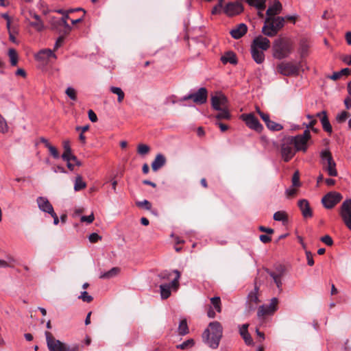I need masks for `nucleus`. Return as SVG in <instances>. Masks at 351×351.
Masks as SVG:
<instances>
[{"instance_id":"obj_26","label":"nucleus","mask_w":351,"mask_h":351,"mask_svg":"<svg viewBox=\"0 0 351 351\" xmlns=\"http://www.w3.org/2000/svg\"><path fill=\"white\" fill-rule=\"evenodd\" d=\"M252 57L257 64H262L265 60V53L263 50L251 47L250 49Z\"/></svg>"},{"instance_id":"obj_35","label":"nucleus","mask_w":351,"mask_h":351,"mask_svg":"<svg viewBox=\"0 0 351 351\" xmlns=\"http://www.w3.org/2000/svg\"><path fill=\"white\" fill-rule=\"evenodd\" d=\"M247 3L257 8L258 10H264L266 5L265 3L267 0H246Z\"/></svg>"},{"instance_id":"obj_16","label":"nucleus","mask_w":351,"mask_h":351,"mask_svg":"<svg viewBox=\"0 0 351 351\" xmlns=\"http://www.w3.org/2000/svg\"><path fill=\"white\" fill-rule=\"evenodd\" d=\"M267 274L273 279L274 282L276 284L277 288L280 291L282 290V276L283 270L282 269H277L276 271H271L268 269H266Z\"/></svg>"},{"instance_id":"obj_33","label":"nucleus","mask_w":351,"mask_h":351,"mask_svg":"<svg viewBox=\"0 0 351 351\" xmlns=\"http://www.w3.org/2000/svg\"><path fill=\"white\" fill-rule=\"evenodd\" d=\"M63 148L64 153L62 155V158L63 160H69V157H71L73 154L71 152V148L70 146L69 141H63Z\"/></svg>"},{"instance_id":"obj_55","label":"nucleus","mask_w":351,"mask_h":351,"mask_svg":"<svg viewBox=\"0 0 351 351\" xmlns=\"http://www.w3.org/2000/svg\"><path fill=\"white\" fill-rule=\"evenodd\" d=\"M88 239L90 243H96L101 239V237L94 232L89 235Z\"/></svg>"},{"instance_id":"obj_2","label":"nucleus","mask_w":351,"mask_h":351,"mask_svg":"<svg viewBox=\"0 0 351 351\" xmlns=\"http://www.w3.org/2000/svg\"><path fill=\"white\" fill-rule=\"evenodd\" d=\"M293 42L287 38H279L273 44L274 57L281 60L287 58L293 51Z\"/></svg>"},{"instance_id":"obj_36","label":"nucleus","mask_w":351,"mask_h":351,"mask_svg":"<svg viewBox=\"0 0 351 351\" xmlns=\"http://www.w3.org/2000/svg\"><path fill=\"white\" fill-rule=\"evenodd\" d=\"M323 169L327 171L328 176H330L335 177L337 176V170L336 169V163L335 160L330 164L324 166Z\"/></svg>"},{"instance_id":"obj_22","label":"nucleus","mask_w":351,"mask_h":351,"mask_svg":"<svg viewBox=\"0 0 351 351\" xmlns=\"http://www.w3.org/2000/svg\"><path fill=\"white\" fill-rule=\"evenodd\" d=\"M298 206L305 218L311 217L313 215L312 210L310 208L308 202L306 199H301L298 202Z\"/></svg>"},{"instance_id":"obj_46","label":"nucleus","mask_w":351,"mask_h":351,"mask_svg":"<svg viewBox=\"0 0 351 351\" xmlns=\"http://www.w3.org/2000/svg\"><path fill=\"white\" fill-rule=\"evenodd\" d=\"M149 147L145 144H139L138 145V153L141 155H145L149 152Z\"/></svg>"},{"instance_id":"obj_62","label":"nucleus","mask_w":351,"mask_h":351,"mask_svg":"<svg viewBox=\"0 0 351 351\" xmlns=\"http://www.w3.org/2000/svg\"><path fill=\"white\" fill-rule=\"evenodd\" d=\"M260 240L264 243H269V241H271V237L266 235V234H261L260 235Z\"/></svg>"},{"instance_id":"obj_47","label":"nucleus","mask_w":351,"mask_h":351,"mask_svg":"<svg viewBox=\"0 0 351 351\" xmlns=\"http://www.w3.org/2000/svg\"><path fill=\"white\" fill-rule=\"evenodd\" d=\"M67 96L72 100H76L77 96H76V91L72 87H68L65 91Z\"/></svg>"},{"instance_id":"obj_21","label":"nucleus","mask_w":351,"mask_h":351,"mask_svg":"<svg viewBox=\"0 0 351 351\" xmlns=\"http://www.w3.org/2000/svg\"><path fill=\"white\" fill-rule=\"evenodd\" d=\"M248 324H244L239 328V333L242 338L243 339L245 343L247 346H250L253 344V339L250 335V334L248 332Z\"/></svg>"},{"instance_id":"obj_1","label":"nucleus","mask_w":351,"mask_h":351,"mask_svg":"<svg viewBox=\"0 0 351 351\" xmlns=\"http://www.w3.org/2000/svg\"><path fill=\"white\" fill-rule=\"evenodd\" d=\"M222 333L221 324L219 322L215 321L209 324L208 328L204 330L202 337L210 348L215 349L219 346Z\"/></svg>"},{"instance_id":"obj_61","label":"nucleus","mask_w":351,"mask_h":351,"mask_svg":"<svg viewBox=\"0 0 351 351\" xmlns=\"http://www.w3.org/2000/svg\"><path fill=\"white\" fill-rule=\"evenodd\" d=\"M215 124L219 126L221 132H226L228 129V126L226 124H224L221 122L217 121Z\"/></svg>"},{"instance_id":"obj_12","label":"nucleus","mask_w":351,"mask_h":351,"mask_svg":"<svg viewBox=\"0 0 351 351\" xmlns=\"http://www.w3.org/2000/svg\"><path fill=\"white\" fill-rule=\"evenodd\" d=\"M342 199V196L337 192H330L322 197V202L328 209L332 208Z\"/></svg>"},{"instance_id":"obj_39","label":"nucleus","mask_w":351,"mask_h":351,"mask_svg":"<svg viewBox=\"0 0 351 351\" xmlns=\"http://www.w3.org/2000/svg\"><path fill=\"white\" fill-rule=\"evenodd\" d=\"M211 304L217 312H221V302L219 297H213L210 298Z\"/></svg>"},{"instance_id":"obj_56","label":"nucleus","mask_w":351,"mask_h":351,"mask_svg":"<svg viewBox=\"0 0 351 351\" xmlns=\"http://www.w3.org/2000/svg\"><path fill=\"white\" fill-rule=\"evenodd\" d=\"M306 256L307 259V263L310 266H313L314 265V261L313 258V254L311 252L306 250Z\"/></svg>"},{"instance_id":"obj_38","label":"nucleus","mask_w":351,"mask_h":351,"mask_svg":"<svg viewBox=\"0 0 351 351\" xmlns=\"http://www.w3.org/2000/svg\"><path fill=\"white\" fill-rule=\"evenodd\" d=\"M178 333L180 335H185L189 333V328L186 320L185 319H182L180 322L178 326Z\"/></svg>"},{"instance_id":"obj_20","label":"nucleus","mask_w":351,"mask_h":351,"mask_svg":"<svg viewBox=\"0 0 351 351\" xmlns=\"http://www.w3.org/2000/svg\"><path fill=\"white\" fill-rule=\"evenodd\" d=\"M282 8L281 3L278 0H275L273 5L267 10V17H277L276 15L281 12Z\"/></svg>"},{"instance_id":"obj_37","label":"nucleus","mask_w":351,"mask_h":351,"mask_svg":"<svg viewBox=\"0 0 351 351\" xmlns=\"http://www.w3.org/2000/svg\"><path fill=\"white\" fill-rule=\"evenodd\" d=\"M110 91L117 95V101L119 103H121L124 99L125 94L122 89L119 87L111 86L110 88Z\"/></svg>"},{"instance_id":"obj_43","label":"nucleus","mask_w":351,"mask_h":351,"mask_svg":"<svg viewBox=\"0 0 351 351\" xmlns=\"http://www.w3.org/2000/svg\"><path fill=\"white\" fill-rule=\"evenodd\" d=\"M136 204L138 207L145 208V210H151L152 208V204L146 199L141 202H136Z\"/></svg>"},{"instance_id":"obj_29","label":"nucleus","mask_w":351,"mask_h":351,"mask_svg":"<svg viewBox=\"0 0 351 351\" xmlns=\"http://www.w3.org/2000/svg\"><path fill=\"white\" fill-rule=\"evenodd\" d=\"M120 272V268L115 267L112 268L108 271L101 272L99 278L101 279H110L117 276Z\"/></svg>"},{"instance_id":"obj_5","label":"nucleus","mask_w":351,"mask_h":351,"mask_svg":"<svg viewBox=\"0 0 351 351\" xmlns=\"http://www.w3.org/2000/svg\"><path fill=\"white\" fill-rule=\"evenodd\" d=\"M173 274H176V277L169 284H162L160 285V295L162 299H167L171 295V288H175L176 289L179 286V279L180 278V273L178 270H173Z\"/></svg>"},{"instance_id":"obj_23","label":"nucleus","mask_w":351,"mask_h":351,"mask_svg":"<svg viewBox=\"0 0 351 351\" xmlns=\"http://www.w3.org/2000/svg\"><path fill=\"white\" fill-rule=\"evenodd\" d=\"M29 15L32 17L34 21L29 22V25L33 27L36 30L40 32L44 28V25L43 21L40 19V17L37 14L29 12Z\"/></svg>"},{"instance_id":"obj_30","label":"nucleus","mask_w":351,"mask_h":351,"mask_svg":"<svg viewBox=\"0 0 351 351\" xmlns=\"http://www.w3.org/2000/svg\"><path fill=\"white\" fill-rule=\"evenodd\" d=\"M221 60L223 64L230 63L235 64L237 63L236 55L232 51H228L221 56Z\"/></svg>"},{"instance_id":"obj_6","label":"nucleus","mask_w":351,"mask_h":351,"mask_svg":"<svg viewBox=\"0 0 351 351\" xmlns=\"http://www.w3.org/2000/svg\"><path fill=\"white\" fill-rule=\"evenodd\" d=\"M208 98V90L206 88L202 87L197 92L184 96L180 101L192 99L196 104H204Z\"/></svg>"},{"instance_id":"obj_14","label":"nucleus","mask_w":351,"mask_h":351,"mask_svg":"<svg viewBox=\"0 0 351 351\" xmlns=\"http://www.w3.org/2000/svg\"><path fill=\"white\" fill-rule=\"evenodd\" d=\"M278 71L283 75L289 76L296 74L298 67L290 62H281L277 66Z\"/></svg>"},{"instance_id":"obj_42","label":"nucleus","mask_w":351,"mask_h":351,"mask_svg":"<svg viewBox=\"0 0 351 351\" xmlns=\"http://www.w3.org/2000/svg\"><path fill=\"white\" fill-rule=\"evenodd\" d=\"M274 219L278 221H285L287 220V216L284 211H278L274 214Z\"/></svg>"},{"instance_id":"obj_40","label":"nucleus","mask_w":351,"mask_h":351,"mask_svg":"<svg viewBox=\"0 0 351 351\" xmlns=\"http://www.w3.org/2000/svg\"><path fill=\"white\" fill-rule=\"evenodd\" d=\"M8 56L10 60L12 66H16L18 63V55L15 49H10L8 51Z\"/></svg>"},{"instance_id":"obj_41","label":"nucleus","mask_w":351,"mask_h":351,"mask_svg":"<svg viewBox=\"0 0 351 351\" xmlns=\"http://www.w3.org/2000/svg\"><path fill=\"white\" fill-rule=\"evenodd\" d=\"M268 129L272 131H280L282 130L283 127L280 123H276L269 120L267 123H265Z\"/></svg>"},{"instance_id":"obj_54","label":"nucleus","mask_w":351,"mask_h":351,"mask_svg":"<svg viewBox=\"0 0 351 351\" xmlns=\"http://www.w3.org/2000/svg\"><path fill=\"white\" fill-rule=\"evenodd\" d=\"M321 241L324 243L328 246H331L333 244V241L329 235H325L320 239Z\"/></svg>"},{"instance_id":"obj_52","label":"nucleus","mask_w":351,"mask_h":351,"mask_svg":"<svg viewBox=\"0 0 351 351\" xmlns=\"http://www.w3.org/2000/svg\"><path fill=\"white\" fill-rule=\"evenodd\" d=\"M172 273H173V271H169L165 270V271L160 272L158 274V277L162 280H169L170 276H171Z\"/></svg>"},{"instance_id":"obj_49","label":"nucleus","mask_w":351,"mask_h":351,"mask_svg":"<svg viewBox=\"0 0 351 351\" xmlns=\"http://www.w3.org/2000/svg\"><path fill=\"white\" fill-rule=\"evenodd\" d=\"M194 344L193 339H191L187 341H184L182 343L178 345L177 348L180 349H186L189 347H191Z\"/></svg>"},{"instance_id":"obj_19","label":"nucleus","mask_w":351,"mask_h":351,"mask_svg":"<svg viewBox=\"0 0 351 351\" xmlns=\"http://www.w3.org/2000/svg\"><path fill=\"white\" fill-rule=\"evenodd\" d=\"M247 25L244 23H240L235 28L232 29L230 34L234 39H239L247 33Z\"/></svg>"},{"instance_id":"obj_53","label":"nucleus","mask_w":351,"mask_h":351,"mask_svg":"<svg viewBox=\"0 0 351 351\" xmlns=\"http://www.w3.org/2000/svg\"><path fill=\"white\" fill-rule=\"evenodd\" d=\"M51 155L54 158H59L60 157V154H59V152L57 150V149L53 146V145H50L49 147H47Z\"/></svg>"},{"instance_id":"obj_45","label":"nucleus","mask_w":351,"mask_h":351,"mask_svg":"<svg viewBox=\"0 0 351 351\" xmlns=\"http://www.w3.org/2000/svg\"><path fill=\"white\" fill-rule=\"evenodd\" d=\"M78 298L86 302H90L93 300V298L88 295V292L86 291H82L80 295L78 296Z\"/></svg>"},{"instance_id":"obj_63","label":"nucleus","mask_w":351,"mask_h":351,"mask_svg":"<svg viewBox=\"0 0 351 351\" xmlns=\"http://www.w3.org/2000/svg\"><path fill=\"white\" fill-rule=\"evenodd\" d=\"M259 230L261 232H266L267 234H272L274 232V230L272 228H266V227H264V226H260L259 227Z\"/></svg>"},{"instance_id":"obj_4","label":"nucleus","mask_w":351,"mask_h":351,"mask_svg":"<svg viewBox=\"0 0 351 351\" xmlns=\"http://www.w3.org/2000/svg\"><path fill=\"white\" fill-rule=\"evenodd\" d=\"M311 135L309 130H305L302 134L295 136H289L293 147L297 152H306L308 149V142L311 139Z\"/></svg>"},{"instance_id":"obj_18","label":"nucleus","mask_w":351,"mask_h":351,"mask_svg":"<svg viewBox=\"0 0 351 351\" xmlns=\"http://www.w3.org/2000/svg\"><path fill=\"white\" fill-rule=\"evenodd\" d=\"M38 206L40 210L49 214L53 213V207L45 197H38L36 199Z\"/></svg>"},{"instance_id":"obj_27","label":"nucleus","mask_w":351,"mask_h":351,"mask_svg":"<svg viewBox=\"0 0 351 351\" xmlns=\"http://www.w3.org/2000/svg\"><path fill=\"white\" fill-rule=\"evenodd\" d=\"M165 157L161 154H157L155 159L152 163V170L154 171H158L159 169H160L162 166L165 165Z\"/></svg>"},{"instance_id":"obj_10","label":"nucleus","mask_w":351,"mask_h":351,"mask_svg":"<svg viewBox=\"0 0 351 351\" xmlns=\"http://www.w3.org/2000/svg\"><path fill=\"white\" fill-rule=\"evenodd\" d=\"M212 108L215 110H219L228 107V100L226 96L221 92H216L210 98Z\"/></svg>"},{"instance_id":"obj_58","label":"nucleus","mask_w":351,"mask_h":351,"mask_svg":"<svg viewBox=\"0 0 351 351\" xmlns=\"http://www.w3.org/2000/svg\"><path fill=\"white\" fill-rule=\"evenodd\" d=\"M88 118L90 120V121L95 123L97 121V117L96 114L92 110H89L88 112Z\"/></svg>"},{"instance_id":"obj_59","label":"nucleus","mask_w":351,"mask_h":351,"mask_svg":"<svg viewBox=\"0 0 351 351\" xmlns=\"http://www.w3.org/2000/svg\"><path fill=\"white\" fill-rule=\"evenodd\" d=\"M221 2H220V3H219L218 5H215L213 9H212V11H211V13L212 14H217L220 12L221 10Z\"/></svg>"},{"instance_id":"obj_9","label":"nucleus","mask_w":351,"mask_h":351,"mask_svg":"<svg viewBox=\"0 0 351 351\" xmlns=\"http://www.w3.org/2000/svg\"><path fill=\"white\" fill-rule=\"evenodd\" d=\"M339 215L346 226L351 231V199L342 203Z\"/></svg>"},{"instance_id":"obj_57","label":"nucleus","mask_w":351,"mask_h":351,"mask_svg":"<svg viewBox=\"0 0 351 351\" xmlns=\"http://www.w3.org/2000/svg\"><path fill=\"white\" fill-rule=\"evenodd\" d=\"M63 42H64V36H61L58 37V38L57 39L55 45H54L53 51L57 50L62 45Z\"/></svg>"},{"instance_id":"obj_17","label":"nucleus","mask_w":351,"mask_h":351,"mask_svg":"<svg viewBox=\"0 0 351 351\" xmlns=\"http://www.w3.org/2000/svg\"><path fill=\"white\" fill-rule=\"evenodd\" d=\"M243 10L242 4L236 1L228 3L224 8V12L228 16H234L242 12Z\"/></svg>"},{"instance_id":"obj_24","label":"nucleus","mask_w":351,"mask_h":351,"mask_svg":"<svg viewBox=\"0 0 351 351\" xmlns=\"http://www.w3.org/2000/svg\"><path fill=\"white\" fill-rule=\"evenodd\" d=\"M317 117H320V121L323 127V129L329 133L332 132V126L328 121L326 111H322L317 114Z\"/></svg>"},{"instance_id":"obj_64","label":"nucleus","mask_w":351,"mask_h":351,"mask_svg":"<svg viewBox=\"0 0 351 351\" xmlns=\"http://www.w3.org/2000/svg\"><path fill=\"white\" fill-rule=\"evenodd\" d=\"M345 37L348 45H351V32H346Z\"/></svg>"},{"instance_id":"obj_3","label":"nucleus","mask_w":351,"mask_h":351,"mask_svg":"<svg viewBox=\"0 0 351 351\" xmlns=\"http://www.w3.org/2000/svg\"><path fill=\"white\" fill-rule=\"evenodd\" d=\"M285 25V18L282 16L266 17L262 32L267 36H275Z\"/></svg>"},{"instance_id":"obj_34","label":"nucleus","mask_w":351,"mask_h":351,"mask_svg":"<svg viewBox=\"0 0 351 351\" xmlns=\"http://www.w3.org/2000/svg\"><path fill=\"white\" fill-rule=\"evenodd\" d=\"M219 112L215 116L217 120L225 119L229 120L231 119V114L230 113L228 107L224 108L218 110Z\"/></svg>"},{"instance_id":"obj_32","label":"nucleus","mask_w":351,"mask_h":351,"mask_svg":"<svg viewBox=\"0 0 351 351\" xmlns=\"http://www.w3.org/2000/svg\"><path fill=\"white\" fill-rule=\"evenodd\" d=\"M86 187V183L83 180L82 176L77 175L74 181V191H80Z\"/></svg>"},{"instance_id":"obj_50","label":"nucleus","mask_w":351,"mask_h":351,"mask_svg":"<svg viewBox=\"0 0 351 351\" xmlns=\"http://www.w3.org/2000/svg\"><path fill=\"white\" fill-rule=\"evenodd\" d=\"M292 184L293 186H299L300 185V174L298 171H296L292 177Z\"/></svg>"},{"instance_id":"obj_13","label":"nucleus","mask_w":351,"mask_h":351,"mask_svg":"<svg viewBox=\"0 0 351 351\" xmlns=\"http://www.w3.org/2000/svg\"><path fill=\"white\" fill-rule=\"evenodd\" d=\"M278 300L276 298H273L269 304L259 306L257 312L258 317H264L265 315H272L278 309Z\"/></svg>"},{"instance_id":"obj_31","label":"nucleus","mask_w":351,"mask_h":351,"mask_svg":"<svg viewBox=\"0 0 351 351\" xmlns=\"http://www.w3.org/2000/svg\"><path fill=\"white\" fill-rule=\"evenodd\" d=\"M38 59L40 60H44L45 58H53L54 59H56V55L54 53L53 51L46 49L40 50L38 54L37 55Z\"/></svg>"},{"instance_id":"obj_8","label":"nucleus","mask_w":351,"mask_h":351,"mask_svg":"<svg viewBox=\"0 0 351 351\" xmlns=\"http://www.w3.org/2000/svg\"><path fill=\"white\" fill-rule=\"evenodd\" d=\"M240 119L245 122V125L251 130L261 132L263 130V125L253 113L242 114Z\"/></svg>"},{"instance_id":"obj_7","label":"nucleus","mask_w":351,"mask_h":351,"mask_svg":"<svg viewBox=\"0 0 351 351\" xmlns=\"http://www.w3.org/2000/svg\"><path fill=\"white\" fill-rule=\"evenodd\" d=\"M280 151L282 158L285 162L289 161L297 152L289 137L283 139Z\"/></svg>"},{"instance_id":"obj_44","label":"nucleus","mask_w":351,"mask_h":351,"mask_svg":"<svg viewBox=\"0 0 351 351\" xmlns=\"http://www.w3.org/2000/svg\"><path fill=\"white\" fill-rule=\"evenodd\" d=\"M8 131V126L5 119L0 114V132L6 133Z\"/></svg>"},{"instance_id":"obj_60","label":"nucleus","mask_w":351,"mask_h":351,"mask_svg":"<svg viewBox=\"0 0 351 351\" xmlns=\"http://www.w3.org/2000/svg\"><path fill=\"white\" fill-rule=\"evenodd\" d=\"M259 116L263 119V121L266 123H267L270 119L269 115L267 113H265L263 112H259Z\"/></svg>"},{"instance_id":"obj_25","label":"nucleus","mask_w":351,"mask_h":351,"mask_svg":"<svg viewBox=\"0 0 351 351\" xmlns=\"http://www.w3.org/2000/svg\"><path fill=\"white\" fill-rule=\"evenodd\" d=\"M69 19V16L68 13H66L65 16H63L54 22V25H56L57 28L58 27H63L64 28V32L69 33L71 30V27L67 23Z\"/></svg>"},{"instance_id":"obj_11","label":"nucleus","mask_w":351,"mask_h":351,"mask_svg":"<svg viewBox=\"0 0 351 351\" xmlns=\"http://www.w3.org/2000/svg\"><path fill=\"white\" fill-rule=\"evenodd\" d=\"M45 335L46 337L47 347L50 351L66 350V344H64V343L61 342L58 339H56L50 332L46 331Z\"/></svg>"},{"instance_id":"obj_51","label":"nucleus","mask_w":351,"mask_h":351,"mask_svg":"<svg viewBox=\"0 0 351 351\" xmlns=\"http://www.w3.org/2000/svg\"><path fill=\"white\" fill-rule=\"evenodd\" d=\"M95 219L93 213H91L88 216H82L80 218L81 222H86L87 223H91Z\"/></svg>"},{"instance_id":"obj_15","label":"nucleus","mask_w":351,"mask_h":351,"mask_svg":"<svg viewBox=\"0 0 351 351\" xmlns=\"http://www.w3.org/2000/svg\"><path fill=\"white\" fill-rule=\"evenodd\" d=\"M251 47L256 48L263 51H267L270 47L269 40L262 36H258L253 40Z\"/></svg>"},{"instance_id":"obj_28","label":"nucleus","mask_w":351,"mask_h":351,"mask_svg":"<svg viewBox=\"0 0 351 351\" xmlns=\"http://www.w3.org/2000/svg\"><path fill=\"white\" fill-rule=\"evenodd\" d=\"M320 158L323 167L334 161L331 152L328 149L322 150L320 152Z\"/></svg>"},{"instance_id":"obj_48","label":"nucleus","mask_w":351,"mask_h":351,"mask_svg":"<svg viewBox=\"0 0 351 351\" xmlns=\"http://www.w3.org/2000/svg\"><path fill=\"white\" fill-rule=\"evenodd\" d=\"M350 117V114L346 111H343L340 114L337 116V121L339 123L344 122L348 117Z\"/></svg>"}]
</instances>
